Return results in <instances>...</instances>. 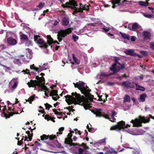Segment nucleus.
I'll return each mask as SVG.
<instances>
[{"mask_svg":"<svg viewBox=\"0 0 154 154\" xmlns=\"http://www.w3.org/2000/svg\"><path fill=\"white\" fill-rule=\"evenodd\" d=\"M100 75L103 77L108 76V74H106L105 72H101L100 73Z\"/></svg>","mask_w":154,"mask_h":154,"instance_id":"e2e57ef3","label":"nucleus"},{"mask_svg":"<svg viewBox=\"0 0 154 154\" xmlns=\"http://www.w3.org/2000/svg\"><path fill=\"white\" fill-rule=\"evenodd\" d=\"M41 87L42 88V90H45L46 91L49 92V91L48 89V88L45 85H42V86Z\"/></svg>","mask_w":154,"mask_h":154,"instance_id":"79ce46f5","label":"nucleus"},{"mask_svg":"<svg viewBox=\"0 0 154 154\" xmlns=\"http://www.w3.org/2000/svg\"><path fill=\"white\" fill-rule=\"evenodd\" d=\"M120 1L121 0H113L111 1V2L112 3V4H117L119 3Z\"/></svg>","mask_w":154,"mask_h":154,"instance_id":"8fccbe9b","label":"nucleus"},{"mask_svg":"<svg viewBox=\"0 0 154 154\" xmlns=\"http://www.w3.org/2000/svg\"><path fill=\"white\" fill-rule=\"evenodd\" d=\"M91 91V90L88 88L83 93L82 92V94H83L86 98L92 99L94 96L90 93Z\"/></svg>","mask_w":154,"mask_h":154,"instance_id":"4468645a","label":"nucleus"},{"mask_svg":"<svg viewBox=\"0 0 154 154\" xmlns=\"http://www.w3.org/2000/svg\"><path fill=\"white\" fill-rule=\"evenodd\" d=\"M30 69H34L36 71L38 72L39 71L41 72L42 71V70L39 69L38 68L35 67L34 64H33L30 66Z\"/></svg>","mask_w":154,"mask_h":154,"instance_id":"7c9ffc66","label":"nucleus"},{"mask_svg":"<svg viewBox=\"0 0 154 154\" xmlns=\"http://www.w3.org/2000/svg\"><path fill=\"white\" fill-rule=\"evenodd\" d=\"M35 95H33L31 96V97H29V103L30 104L32 103V101H33L34 99Z\"/></svg>","mask_w":154,"mask_h":154,"instance_id":"09e8293b","label":"nucleus"},{"mask_svg":"<svg viewBox=\"0 0 154 154\" xmlns=\"http://www.w3.org/2000/svg\"><path fill=\"white\" fill-rule=\"evenodd\" d=\"M91 106H89L88 105H86L84 106V108L85 109H89L90 107H91Z\"/></svg>","mask_w":154,"mask_h":154,"instance_id":"69168bd1","label":"nucleus"},{"mask_svg":"<svg viewBox=\"0 0 154 154\" xmlns=\"http://www.w3.org/2000/svg\"><path fill=\"white\" fill-rule=\"evenodd\" d=\"M102 110L101 108H95L92 111V112L95 115L96 117H101L103 116V114L101 112Z\"/></svg>","mask_w":154,"mask_h":154,"instance_id":"ddd939ff","label":"nucleus"},{"mask_svg":"<svg viewBox=\"0 0 154 154\" xmlns=\"http://www.w3.org/2000/svg\"><path fill=\"white\" fill-rule=\"evenodd\" d=\"M124 52L127 55L135 57V53L133 49L127 50L124 51Z\"/></svg>","mask_w":154,"mask_h":154,"instance_id":"aec40b11","label":"nucleus"},{"mask_svg":"<svg viewBox=\"0 0 154 154\" xmlns=\"http://www.w3.org/2000/svg\"><path fill=\"white\" fill-rule=\"evenodd\" d=\"M75 88H78L80 90L82 94V92H84L86 91V90L88 88V87L86 86V87L84 86L85 83L83 82H82L81 83L76 82V83H73Z\"/></svg>","mask_w":154,"mask_h":154,"instance_id":"6e6552de","label":"nucleus"},{"mask_svg":"<svg viewBox=\"0 0 154 154\" xmlns=\"http://www.w3.org/2000/svg\"><path fill=\"white\" fill-rule=\"evenodd\" d=\"M139 4L142 6H147L149 5V3L148 2H144L143 1H139L138 2Z\"/></svg>","mask_w":154,"mask_h":154,"instance_id":"473e14b6","label":"nucleus"},{"mask_svg":"<svg viewBox=\"0 0 154 154\" xmlns=\"http://www.w3.org/2000/svg\"><path fill=\"white\" fill-rule=\"evenodd\" d=\"M40 138L41 140H47L48 138L50 140H52L55 138H56L57 137L55 135H48L47 136L45 134H43L42 136H41Z\"/></svg>","mask_w":154,"mask_h":154,"instance_id":"f8f14e48","label":"nucleus"},{"mask_svg":"<svg viewBox=\"0 0 154 154\" xmlns=\"http://www.w3.org/2000/svg\"><path fill=\"white\" fill-rule=\"evenodd\" d=\"M80 6L79 8H77V6H74L72 7V9L74 10V11L72 14L75 15L77 13H82L83 12V9L84 5L81 3L79 4Z\"/></svg>","mask_w":154,"mask_h":154,"instance_id":"9d476101","label":"nucleus"},{"mask_svg":"<svg viewBox=\"0 0 154 154\" xmlns=\"http://www.w3.org/2000/svg\"><path fill=\"white\" fill-rule=\"evenodd\" d=\"M45 3L44 2H41L38 6H37L40 9H42L45 5Z\"/></svg>","mask_w":154,"mask_h":154,"instance_id":"4c0bfd02","label":"nucleus"},{"mask_svg":"<svg viewBox=\"0 0 154 154\" xmlns=\"http://www.w3.org/2000/svg\"><path fill=\"white\" fill-rule=\"evenodd\" d=\"M102 29L106 32L109 31L110 30L109 28L107 27H105L103 28Z\"/></svg>","mask_w":154,"mask_h":154,"instance_id":"bf43d9fd","label":"nucleus"},{"mask_svg":"<svg viewBox=\"0 0 154 154\" xmlns=\"http://www.w3.org/2000/svg\"><path fill=\"white\" fill-rule=\"evenodd\" d=\"M130 102L131 99L130 96L128 95H126L125 96V98L123 100V103H130Z\"/></svg>","mask_w":154,"mask_h":154,"instance_id":"cd10ccee","label":"nucleus"},{"mask_svg":"<svg viewBox=\"0 0 154 154\" xmlns=\"http://www.w3.org/2000/svg\"><path fill=\"white\" fill-rule=\"evenodd\" d=\"M6 47L4 44H2L0 45V51H1L6 49Z\"/></svg>","mask_w":154,"mask_h":154,"instance_id":"864d4df0","label":"nucleus"},{"mask_svg":"<svg viewBox=\"0 0 154 154\" xmlns=\"http://www.w3.org/2000/svg\"><path fill=\"white\" fill-rule=\"evenodd\" d=\"M72 30L73 29L72 28H70L65 29V30H61L57 35V39L59 42H60L62 40V38H64L67 35L71 33Z\"/></svg>","mask_w":154,"mask_h":154,"instance_id":"20e7f679","label":"nucleus"},{"mask_svg":"<svg viewBox=\"0 0 154 154\" xmlns=\"http://www.w3.org/2000/svg\"><path fill=\"white\" fill-rule=\"evenodd\" d=\"M64 8H70L72 9V6H71L70 5H68L66 4H66H63V3L61 5Z\"/></svg>","mask_w":154,"mask_h":154,"instance_id":"58836bf2","label":"nucleus"},{"mask_svg":"<svg viewBox=\"0 0 154 154\" xmlns=\"http://www.w3.org/2000/svg\"><path fill=\"white\" fill-rule=\"evenodd\" d=\"M45 119L47 120L48 121L51 120L52 117L48 115H46L45 116Z\"/></svg>","mask_w":154,"mask_h":154,"instance_id":"603ef678","label":"nucleus"},{"mask_svg":"<svg viewBox=\"0 0 154 154\" xmlns=\"http://www.w3.org/2000/svg\"><path fill=\"white\" fill-rule=\"evenodd\" d=\"M64 143L65 144L69 145L70 147L74 146H80V144L79 143H73L72 142V140L71 138L67 137L65 139Z\"/></svg>","mask_w":154,"mask_h":154,"instance_id":"9b49d317","label":"nucleus"},{"mask_svg":"<svg viewBox=\"0 0 154 154\" xmlns=\"http://www.w3.org/2000/svg\"><path fill=\"white\" fill-rule=\"evenodd\" d=\"M4 107V109L2 110L3 113H4V116L6 118H9L10 116H12L15 113L14 112H8V114L7 115L6 113L5 112V111L6 109V106H3Z\"/></svg>","mask_w":154,"mask_h":154,"instance_id":"6ab92c4d","label":"nucleus"},{"mask_svg":"<svg viewBox=\"0 0 154 154\" xmlns=\"http://www.w3.org/2000/svg\"><path fill=\"white\" fill-rule=\"evenodd\" d=\"M34 39L35 41L38 44L43 45L42 47L44 48H46L48 47V45L44 41L40 36L35 35Z\"/></svg>","mask_w":154,"mask_h":154,"instance_id":"423d86ee","label":"nucleus"},{"mask_svg":"<svg viewBox=\"0 0 154 154\" xmlns=\"http://www.w3.org/2000/svg\"><path fill=\"white\" fill-rule=\"evenodd\" d=\"M80 145V146H78V147L82 146L84 149L79 148L77 154H88V152L87 150L89 149V147L87 146L86 144L84 143H82Z\"/></svg>","mask_w":154,"mask_h":154,"instance_id":"0eeeda50","label":"nucleus"},{"mask_svg":"<svg viewBox=\"0 0 154 154\" xmlns=\"http://www.w3.org/2000/svg\"><path fill=\"white\" fill-rule=\"evenodd\" d=\"M128 127H130V126L128 124H127L126 125H125V122L122 121L118 122L116 125L112 126L110 130H116L118 129L120 130L121 129L127 128Z\"/></svg>","mask_w":154,"mask_h":154,"instance_id":"39448f33","label":"nucleus"},{"mask_svg":"<svg viewBox=\"0 0 154 154\" xmlns=\"http://www.w3.org/2000/svg\"><path fill=\"white\" fill-rule=\"evenodd\" d=\"M25 45L28 46L31 45L32 42L28 38L25 41Z\"/></svg>","mask_w":154,"mask_h":154,"instance_id":"e433bc0d","label":"nucleus"},{"mask_svg":"<svg viewBox=\"0 0 154 154\" xmlns=\"http://www.w3.org/2000/svg\"><path fill=\"white\" fill-rule=\"evenodd\" d=\"M115 63L112 65V67L110 68V70H113V69H115L116 67L117 64L120 65V63L118 62V61L120 60V58L117 57H114Z\"/></svg>","mask_w":154,"mask_h":154,"instance_id":"dca6fc26","label":"nucleus"},{"mask_svg":"<svg viewBox=\"0 0 154 154\" xmlns=\"http://www.w3.org/2000/svg\"><path fill=\"white\" fill-rule=\"evenodd\" d=\"M45 81L44 78L41 77L40 80L38 81L36 80H30V82H28L27 84L29 88H36V87H41L42 85H45V82H43Z\"/></svg>","mask_w":154,"mask_h":154,"instance_id":"7ed1b4c3","label":"nucleus"},{"mask_svg":"<svg viewBox=\"0 0 154 154\" xmlns=\"http://www.w3.org/2000/svg\"><path fill=\"white\" fill-rule=\"evenodd\" d=\"M119 65L120 66H118L116 67L115 69H113V70L114 73L118 72H119L120 70L125 69L126 66V64L124 63L122 64L120 63V65Z\"/></svg>","mask_w":154,"mask_h":154,"instance_id":"2eb2a0df","label":"nucleus"},{"mask_svg":"<svg viewBox=\"0 0 154 154\" xmlns=\"http://www.w3.org/2000/svg\"><path fill=\"white\" fill-rule=\"evenodd\" d=\"M143 15L145 17L149 18H152L153 16V15L152 14H149L147 13H144L143 14Z\"/></svg>","mask_w":154,"mask_h":154,"instance_id":"c9c22d12","label":"nucleus"},{"mask_svg":"<svg viewBox=\"0 0 154 154\" xmlns=\"http://www.w3.org/2000/svg\"><path fill=\"white\" fill-rule=\"evenodd\" d=\"M106 138L103 139L99 141L98 143H105Z\"/></svg>","mask_w":154,"mask_h":154,"instance_id":"13d9d810","label":"nucleus"},{"mask_svg":"<svg viewBox=\"0 0 154 154\" xmlns=\"http://www.w3.org/2000/svg\"><path fill=\"white\" fill-rule=\"evenodd\" d=\"M104 151H105V154H117L118 152L114 150L112 148L105 149Z\"/></svg>","mask_w":154,"mask_h":154,"instance_id":"f3484780","label":"nucleus"},{"mask_svg":"<svg viewBox=\"0 0 154 154\" xmlns=\"http://www.w3.org/2000/svg\"><path fill=\"white\" fill-rule=\"evenodd\" d=\"M140 28L141 26L137 23H129L128 25V29L133 31H136Z\"/></svg>","mask_w":154,"mask_h":154,"instance_id":"1a4fd4ad","label":"nucleus"},{"mask_svg":"<svg viewBox=\"0 0 154 154\" xmlns=\"http://www.w3.org/2000/svg\"><path fill=\"white\" fill-rule=\"evenodd\" d=\"M62 25L64 26H67L69 23V18L67 17H64L62 20Z\"/></svg>","mask_w":154,"mask_h":154,"instance_id":"412c9836","label":"nucleus"},{"mask_svg":"<svg viewBox=\"0 0 154 154\" xmlns=\"http://www.w3.org/2000/svg\"><path fill=\"white\" fill-rule=\"evenodd\" d=\"M102 117H103L106 119H109V120L111 119L109 117L108 115L105 113L103 114V116Z\"/></svg>","mask_w":154,"mask_h":154,"instance_id":"6e6d98bb","label":"nucleus"},{"mask_svg":"<svg viewBox=\"0 0 154 154\" xmlns=\"http://www.w3.org/2000/svg\"><path fill=\"white\" fill-rule=\"evenodd\" d=\"M72 38L75 42L77 41L79 38V37L75 35H72Z\"/></svg>","mask_w":154,"mask_h":154,"instance_id":"37998d69","label":"nucleus"},{"mask_svg":"<svg viewBox=\"0 0 154 154\" xmlns=\"http://www.w3.org/2000/svg\"><path fill=\"white\" fill-rule=\"evenodd\" d=\"M23 137H24L23 136V138L20 141L19 140V138L18 139H17L18 140V142H17V144L18 145H21L22 144H23V142H22V140H23L24 139H23Z\"/></svg>","mask_w":154,"mask_h":154,"instance_id":"3c124183","label":"nucleus"},{"mask_svg":"<svg viewBox=\"0 0 154 154\" xmlns=\"http://www.w3.org/2000/svg\"><path fill=\"white\" fill-rule=\"evenodd\" d=\"M28 36L27 35L24 34H22L20 35V39L25 42V41L28 39Z\"/></svg>","mask_w":154,"mask_h":154,"instance_id":"c85d7f7f","label":"nucleus"},{"mask_svg":"<svg viewBox=\"0 0 154 154\" xmlns=\"http://www.w3.org/2000/svg\"><path fill=\"white\" fill-rule=\"evenodd\" d=\"M142 34L143 35L144 37V39L145 40H146L150 38L151 34L149 32L145 31L143 32Z\"/></svg>","mask_w":154,"mask_h":154,"instance_id":"4be33fe9","label":"nucleus"},{"mask_svg":"<svg viewBox=\"0 0 154 154\" xmlns=\"http://www.w3.org/2000/svg\"><path fill=\"white\" fill-rule=\"evenodd\" d=\"M25 55V57L24 59V61L27 62H29V60L32 58L31 56L27 54H26Z\"/></svg>","mask_w":154,"mask_h":154,"instance_id":"c756f323","label":"nucleus"},{"mask_svg":"<svg viewBox=\"0 0 154 154\" xmlns=\"http://www.w3.org/2000/svg\"><path fill=\"white\" fill-rule=\"evenodd\" d=\"M150 118L154 119V117L150 114L149 117L146 119L144 116H139L138 118H136L134 120L132 119L130 122L133 124V127H141L142 126V123H146L149 122L150 121Z\"/></svg>","mask_w":154,"mask_h":154,"instance_id":"f03ea898","label":"nucleus"},{"mask_svg":"<svg viewBox=\"0 0 154 154\" xmlns=\"http://www.w3.org/2000/svg\"><path fill=\"white\" fill-rule=\"evenodd\" d=\"M112 112L111 117H115V116L116 114V112L115 111H112Z\"/></svg>","mask_w":154,"mask_h":154,"instance_id":"338daca9","label":"nucleus"},{"mask_svg":"<svg viewBox=\"0 0 154 154\" xmlns=\"http://www.w3.org/2000/svg\"><path fill=\"white\" fill-rule=\"evenodd\" d=\"M56 146L57 147L59 148H63V147L61 146V145L60 143H59L58 142H57L56 144Z\"/></svg>","mask_w":154,"mask_h":154,"instance_id":"4d7b16f0","label":"nucleus"},{"mask_svg":"<svg viewBox=\"0 0 154 154\" xmlns=\"http://www.w3.org/2000/svg\"><path fill=\"white\" fill-rule=\"evenodd\" d=\"M26 133L28 134L29 141H31L32 139V137L33 136V133H32L31 134H30L29 131H26Z\"/></svg>","mask_w":154,"mask_h":154,"instance_id":"72a5a7b5","label":"nucleus"},{"mask_svg":"<svg viewBox=\"0 0 154 154\" xmlns=\"http://www.w3.org/2000/svg\"><path fill=\"white\" fill-rule=\"evenodd\" d=\"M150 48L152 50H154V43L152 42L150 45Z\"/></svg>","mask_w":154,"mask_h":154,"instance_id":"680f3d73","label":"nucleus"},{"mask_svg":"<svg viewBox=\"0 0 154 154\" xmlns=\"http://www.w3.org/2000/svg\"><path fill=\"white\" fill-rule=\"evenodd\" d=\"M130 82L128 81L126 82L124 81L121 84L122 86L126 88L127 89L129 88V85Z\"/></svg>","mask_w":154,"mask_h":154,"instance_id":"a878e982","label":"nucleus"},{"mask_svg":"<svg viewBox=\"0 0 154 154\" xmlns=\"http://www.w3.org/2000/svg\"><path fill=\"white\" fill-rule=\"evenodd\" d=\"M83 7V11L86 10L87 11H88L89 10V6L88 5H84Z\"/></svg>","mask_w":154,"mask_h":154,"instance_id":"de8ad7c7","label":"nucleus"},{"mask_svg":"<svg viewBox=\"0 0 154 154\" xmlns=\"http://www.w3.org/2000/svg\"><path fill=\"white\" fill-rule=\"evenodd\" d=\"M72 57L73 59L74 62L77 64H79L80 63V60L77 58L75 56V55L73 54H72Z\"/></svg>","mask_w":154,"mask_h":154,"instance_id":"2f4dec72","label":"nucleus"},{"mask_svg":"<svg viewBox=\"0 0 154 154\" xmlns=\"http://www.w3.org/2000/svg\"><path fill=\"white\" fill-rule=\"evenodd\" d=\"M134 82H130L129 85V88H135V85H134Z\"/></svg>","mask_w":154,"mask_h":154,"instance_id":"a18cd8bd","label":"nucleus"},{"mask_svg":"<svg viewBox=\"0 0 154 154\" xmlns=\"http://www.w3.org/2000/svg\"><path fill=\"white\" fill-rule=\"evenodd\" d=\"M47 45L48 44L49 45H51L53 43V39L51 37L50 35H47Z\"/></svg>","mask_w":154,"mask_h":154,"instance_id":"5701e85b","label":"nucleus"},{"mask_svg":"<svg viewBox=\"0 0 154 154\" xmlns=\"http://www.w3.org/2000/svg\"><path fill=\"white\" fill-rule=\"evenodd\" d=\"M131 40L132 42H134L136 40V37L134 36H132L131 38Z\"/></svg>","mask_w":154,"mask_h":154,"instance_id":"774afa93","label":"nucleus"},{"mask_svg":"<svg viewBox=\"0 0 154 154\" xmlns=\"http://www.w3.org/2000/svg\"><path fill=\"white\" fill-rule=\"evenodd\" d=\"M72 95H67L65 96L66 98V101L68 105L72 104L74 101L75 104H77L78 102L81 103L84 102L85 101V97L84 96H81L79 94L75 93H72Z\"/></svg>","mask_w":154,"mask_h":154,"instance_id":"f257e3e1","label":"nucleus"},{"mask_svg":"<svg viewBox=\"0 0 154 154\" xmlns=\"http://www.w3.org/2000/svg\"><path fill=\"white\" fill-rule=\"evenodd\" d=\"M64 130V127H61L59 129V132H57V134H62V133L63 131Z\"/></svg>","mask_w":154,"mask_h":154,"instance_id":"49530a36","label":"nucleus"},{"mask_svg":"<svg viewBox=\"0 0 154 154\" xmlns=\"http://www.w3.org/2000/svg\"><path fill=\"white\" fill-rule=\"evenodd\" d=\"M26 50L28 51V53L29 54V55H30L31 56L33 54L32 50L30 49V48H26Z\"/></svg>","mask_w":154,"mask_h":154,"instance_id":"5fc2aeb1","label":"nucleus"},{"mask_svg":"<svg viewBox=\"0 0 154 154\" xmlns=\"http://www.w3.org/2000/svg\"><path fill=\"white\" fill-rule=\"evenodd\" d=\"M141 88L142 89L136 88V90H137L141 91H145V88L144 87H142Z\"/></svg>","mask_w":154,"mask_h":154,"instance_id":"0e129e2a","label":"nucleus"},{"mask_svg":"<svg viewBox=\"0 0 154 154\" xmlns=\"http://www.w3.org/2000/svg\"><path fill=\"white\" fill-rule=\"evenodd\" d=\"M14 62L15 63L19 65L21 64L20 60L19 59H15L14 60Z\"/></svg>","mask_w":154,"mask_h":154,"instance_id":"a19ab883","label":"nucleus"},{"mask_svg":"<svg viewBox=\"0 0 154 154\" xmlns=\"http://www.w3.org/2000/svg\"><path fill=\"white\" fill-rule=\"evenodd\" d=\"M147 97V94L146 93H144L141 94L140 96V99L142 102H144L145 101V98Z\"/></svg>","mask_w":154,"mask_h":154,"instance_id":"bb28decb","label":"nucleus"},{"mask_svg":"<svg viewBox=\"0 0 154 154\" xmlns=\"http://www.w3.org/2000/svg\"><path fill=\"white\" fill-rule=\"evenodd\" d=\"M97 152L95 151V149H94L92 151V152L90 153L88 152V154H98Z\"/></svg>","mask_w":154,"mask_h":154,"instance_id":"052dcab7","label":"nucleus"},{"mask_svg":"<svg viewBox=\"0 0 154 154\" xmlns=\"http://www.w3.org/2000/svg\"><path fill=\"white\" fill-rule=\"evenodd\" d=\"M46 107V109L48 110H49L50 108L52 107V106L51 105L46 103L44 104Z\"/></svg>","mask_w":154,"mask_h":154,"instance_id":"c03bdc74","label":"nucleus"},{"mask_svg":"<svg viewBox=\"0 0 154 154\" xmlns=\"http://www.w3.org/2000/svg\"><path fill=\"white\" fill-rule=\"evenodd\" d=\"M7 41L8 43L10 45H15L17 43V40L11 37H9L8 38Z\"/></svg>","mask_w":154,"mask_h":154,"instance_id":"a211bd4d","label":"nucleus"},{"mask_svg":"<svg viewBox=\"0 0 154 154\" xmlns=\"http://www.w3.org/2000/svg\"><path fill=\"white\" fill-rule=\"evenodd\" d=\"M140 52L144 56H147L148 55V53L147 51H140Z\"/></svg>","mask_w":154,"mask_h":154,"instance_id":"ea45409f","label":"nucleus"},{"mask_svg":"<svg viewBox=\"0 0 154 154\" xmlns=\"http://www.w3.org/2000/svg\"><path fill=\"white\" fill-rule=\"evenodd\" d=\"M58 91L56 90H52L49 94L50 96H55L56 94L57 93Z\"/></svg>","mask_w":154,"mask_h":154,"instance_id":"f704fd0d","label":"nucleus"},{"mask_svg":"<svg viewBox=\"0 0 154 154\" xmlns=\"http://www.w3.org/2000/svg\"><path fill=\"white\" fill-rule=\"evenodd\" d=\"M120 34L121 35L122 37L125 39H127L128 40H130V35L125 34L124 33H122L121 32H120Z\"/></svg>","mask_w":154,"mask_h":154,"instance_id":"393cba45","label":"nucleus"},{"mask_svg":"<svg viewBox=\"0 0 154 154\" xmlns=\"http://www.w3.org/2000/svg\"><path fill=\"white\" fill-rule=\"evenodd\" d=\"M66 4L74 6H77L78 3L75 0H70L69 2H66Z\"/></svg>","mask_w":154,"mask_h":154,"instance_id":"b1692460","label":"nucleus"}]
</instances>
